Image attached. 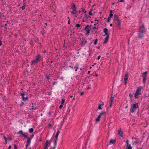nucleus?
I'll return each instance as SVG.
<instances>
[{
    "mask_svg": "<svg viewBox=\"0 0 149 149\" xmlns=\"http://www.w3.org/2000/svg\"><path fill=\"white\" fill-rule=\"evenodd\" d=\"M23 135L24 137L26 138H27L28 136V134L26 133H24Z\"/></svg>",
    "mask_w": 149,
    "mask_h": 149,
    "instance_id": "nucleus-21",
    "label": "nucleus"
},
{
    "mask_svg": "<svg viewBox=\"0 0 149 149\" xmlns=\"http://www.w3.org/2000/svg\"><path fill=\"white\" fill-rule=\"evenodd\" d=\"M70 19H69L68 21V24H70Z\"/></svg>",
    "mask_w": 149,
    "mask_h": 149,
    "instance_id": "nucleus-53",
    "label": "nucleus"
},
{
    "mask_svg": "<svg viewBox=\"0 0 149 149\" xmlns=\"http://www.w3.org/2000/svg\"><path fill=\"white\" fill-rule=\"evenodd\" d=\"M96 63H93V65H92V66L93 67V66H94V65H96Z\"/></svg>",
    "mask_w": 149,
    "mask_h": 149,
    "instance_id": "nucleus-54",
    "label": "nucleus"
},
{
    "mask_svg": "<svg viewBox=\"0 0 149 149\" xmlns=\"http://www.w3.org/2000/svg\"><path fill=\"white\" fill-rule=\"evenodd\" d=\"M97 42V39H96L95 40V41L94 42V44L96 45Z\"/></svg>",
    "mask_w": 149,
    "mask_h": 149,
    "instance_id": "nucleus-38",
    "label": "nucleus"
},
{
    "mask_svg": "<svg viewBox=\"0 0 149 149\" xmlns=\"http://www.w3.org/2000/svg\"><path fill=\"white\" fill-rule=\"evenodd\" d=\"M146 31V30L144 29V30L141 31L140 32L143 34V33H144Z\"/></svg>",
    "mask_w": 149,
    "mask_h": 149,
    "instance_id": "nucleus-35",
    "label": "nucleus"
},
{
    "mask_svg": "<svg viewBox=\"0 0 149 149\" xmlns=\"http://www.w3.org/2000/svg\"><path fill=\"white\" fill-rule=\"evenodd\" d=\"M24 133V132H23L22 131V130H20V131L19 132H18V133L19 134H20V135H23V134Z\"/></svg>",
    "mask_w": 149,
    "mask_h": 149,
    "instance_id": "nucleus-25",
    "label": "nucleus"
},
{
    "mask_svg": "<svg viewBox=\"0 0 149 149\" xmlns=\"http://www.w3.org/2000/svg\"><path fill=\"white\" fill-rule=\"evenodd\" d=\"M63 104H61V105L60 106H59V108L60 109H61L63 107Z\"/></svg>",
    "mask_w": 149,
    "mask_h": 149,
    "instance_id": "nucleus-40",
    "label": "nucleus"
},
{
    "mask_svg": "<svg viewBox=\"0 0 149 149\" xmlns=\"http://www.w3.org/2000/svg\"><path fill=\"white\" fill-rule=\"evenodd\" d=\"M115 140L114 139H111L109 143V145H111L115 142Z\"/></svg>",
    "mask_w": 149,
    "mask_h": 149,
    "instance_id": "nucleus-13",
    "label": "nucleus"
},
{
    "mask_svg": "<svg viewBox=\"0 0 149 149\" xmlns=\"http://www.w3.org/2000/svg\"><path fill=\"white\" fill-rule=\"evenodd\" d=\"M76 64V63H73L72 64H71L70 65V67L72 69H74L76 67L75 65Z\"/></svg>",
    "mask_w": 149,
    "mask_h": 149,
    "instance_id": "nucleus-14",
    "label": "nucleus"
},
{
    "mask_svg": "<svg viewBox=\"0 0 149 149\" xmlns=\"http://www.w3.org/2000/svg\"><path fill=\"white\" fill-rule=\"evenodd\" d=\"M48 114L49 115H50L51 114V112H49L48 113Z\"/></svg>",
    "mask_w": 149,
    "mask_h": 149,
    "instance_id": "nucleus-61",
    "label": "nucleus"
},
{
    "mask_svg": "<svg viewBox=\"0 0 149 149\" xmlns=\"http://www.w3.org/2000/svg\"><path fill=\"white\" fill-rule=\"evenodd\" d=\"M111 18L108 17L107 19V22H109L110 21Z\"/></svg>",
    "mask_w": 149,
    "mask_h": 149,
    "instance_id": "nucleus-41",
    "label": "nucleus"
},
{
    "mask_svg": "<svg viewBox=\"0 0 149 149\" xmlns=\"http://www.w3.org/2000/svg\"><path fill=\"white\" fill-rule=\"evenodd\" d=\"M47 79H49V77L48 76H47Z\"/></svg>",
    "mask_w": 149,
    "mask_h": 149,
    "instance_id": "nucleus-60",
    "label": "nucleus"
},
{
    "mask_svg": "<svg viewBox=\"0 0 149 149\" xmlns=\"http://www.w3.org/2000/svg\"><path fill=\"white\" fill-rule=\"evenodd\" d=\"M3 138H4V139H5L6 143L7 144V141H8V138H6V137L5 136H3Z\"/></svg>",
    "mask_w": 149,
    "mask_h": 149,
    "instance_id": "nucleus-27",
    "label": "nucleus"
},
{
    "mask_svg": "<svg viewBox=\"0 0 149 149\" xmlns=\"http://www.w3.org/2000/svg\"><path fill=\"white\" fill-rule=\"evenodd\" d=\"M113 100V97H112L111 98V103H112Z\"/></svg>",
    "mask_w": 149,
    "mask_h": 149,
    "instance_id": "nucleus-36",
    "label": "nucleus"
},
{
    "mask_svg": "<svg viewBox=\"0 0 149 149\" xmlns=\"http://www.w3.org/2000/svg\"><path fill=\"white\" fill-rule=\"evenodd\" d=\"M147 72H145L142 74V77L143 78H146L147 76Z\"/></svg>",
    "mask_w": 149,
    "mask_h": 149,
    "instance_id": "nucleus-15",
    "label": "nucleus"
},
{
    "mask_svg": "<svg viewBox=\"0 0 149 149\" xmlns=\"http://www.w3.org/2000/svg\"><path fill=\"white\" fill-rule=\"evenodd\" d=\"M100 57L101 56L100 55L98 56L97 58V60H99L100 59Z\"/></svg>",
    "mask_w": 149,
    "mask_h": 149,
    "instance_id": "nucleus-48",
    "label": "nucleus"
},
{
    "mask_svg": "<svg viewBox=\"0 0 149 149\" xmlns=\"http://www.w3.org/2000/svg\"><path fill=\"white\" fill-rule=\"evenodd\" d=\"M93 31H92V32H95V33L97 32V30L96 28V27L94 26L93 28Z\"/></svg>",
    "mask_w": 149,
    "mask_h": 149,
    "instance_id": "nucleus-20",
    "label": "nucleus"
},
{
    "mask_svg": "<svg viewBox=\"0 0 149 149\" xmlns=\"http://www.w3.org/2000/svg\"><path fill=\"white\" fill-rule=\"evenodd\" d=\"M118 26L119 28H120V23L121 21L120 20H119L118 21Z\"/></svg>",
    "mask_w": 149,
    "mask_h": 149,
    "instance_id": "nucleus-23",
    "label": "nucleus"
},
{
    "mask_svg": "<svg viewBox=\"0 0 149 149\" xmlns=\"http://www.w3.org/2000/svg\"><path fill=\"white\" fill-rule=\"evenodd\" d=\"M112 103H111V102L110 105V107H112Z\"/></svg>",
    "mask_w": 149,
    "mask_h": 149,
    "instance_id": "nucleus-56",
    "label": "nucleus"
},
{
    "mask_svg": "<svg viewBox=\"0 0 149 149\" xmlns=\"http://www.w3.org/2000/svg\"><path fill=\"white\" fill-rule=\"evenodd\" d=\"M60 133V132L59 130H58L55 136V139L58 140V137Z\"/></svg>",
    "mask_w": 149,
    "mask_h": 149,
    "instance_id": "nucleus-16",
    "label": "nucleus"
},
{
    "mask_svg": "<svg viewBox=\"0 0 149 149\" xmlns=\"http://www.w3.org/2000/svg\"><path fill=\"white\" fill-rule=\"evenodd\" d=\"M126 146L127 149H132V147L131 144L129 143V141L128 139L126 141Z\"/></svg>",
    "mask_w": 149,
    "mask_h": 149,
    "instance_id": "nucleus-4",
    "label": "nucleus"
},
{
    "mask_svg": "<svg viewBox=\"0 0 149 149\" xmlns=\"http://www.w3.org/2000/svg\"><path fill=\"white\" fill-rule=\"evenodd\" d=\"M129 96L130 97H132V95L130 93L129 94Z\"/></svg>",
    "mask_w": 149,
    "mask_h": 149,
    "instance_id": "nucleus-58",
    "label": "nucleus"
},
{
    "mask_svg": "<svg viewBox=\"0 0 149 149\" xmlns=\"http://www.w3.org/2000/svg\"><path fill=\"white\" fill-rule=\"evenodd\" d=\"M143 88V87L142 86H139L137 88L134 95V97L135 98H137L138 96L141 94V90H142Z\"/></svg>",
    "mask_w": 149,
    "mask_h": 149,
    "instance_id": "nucleus-1",
    "label": "nucleus"
},
{
    "mask_svg": "<svg viewBox=\"0 0 149 149\" xmlns=\"http://www.w3.org/2000/svg\"><path fill=\"white\" fill-rule=\"evenodd\" d=\"M103 31L105 33V35H104V36H105V35L107 36L108 35L109 36V34H108L107 33V32L108 31V30L107 29H104L103 30Z\"/></svg>",
    "mask_w": 149,
    "mask_h": 149,
    "instance_id": "nucleus-11",
    "label": "nucleus"
},
{
    "mask_svg": "<svg viewBox=\"0 0 149 149\" xmlns=\"http://www.w3.org/2000/svg\"><path fill=\"white\" fill-rule=\"evenodd\" d=\"M112 10H110V14H112Z\"/></svg>",
    "mask_w": 149,
    "mask_h": 149,
    "instance_id": "nucleus-55",
    "label": "nucleus"
},
{
    "mask_svg": "<svg viewBox=\"0 0 149 149\" xmlns=\"http://www.w3.org/2000/svg\"><path fill=\"white\" fill-rule=\"evenodd\" d=\"M90 30H88L87 31H86V35H89V33H90Z\"/></svg>",
    "mask_w": 149,
    "mask_h": 149,
    "instance_id": "nucleus-31",
    "label": "nucleus"
},
{
    "mask_svg": "<svg viewBox=\"0 0 149 149\" xmlns=\"http://www.w3.org/2000/svg\"><path fill=\"white\" fill-rule=\"evenodd\" d=\"M89 14L90 15H92L93 14H92V12H91V11L89 12Z\"/></svg>",
    "mask_w": 149,
    "mask_h": 149,
    "instance_id": "nucleus-49",
    "label": "nucleus"
},
{
    "mask_svg": "<svg viewBox=\"0 0 149 149\" xmlns=\"http://www.w3.org/2000/svg\"><path fill=\"white\" fill-rule=\"evenodd\" d=\"M118 134L121 137H123L122 135L123 134V132L122 131L121 129H119L118 130Z\"/></svg>",
    "mask_w": 149,
    "mask_h": 149,
    "instance_id": "nucleus-12",
    "label": "nucleus"
},
{
    "mask_svg": "<svg viewBox=\"0 0 149 149\" xmlns=\"http://www.w3.org/2000/svg\"><path fill=\"white\" fill-rule=\"evenodd\" d=\"M114 19H115L116 18H118V16L117 15H114Z\"/></svg>",
    "mask_w": 149,
    "mask_h": 149,
    "instance_id": "nucleus-46",
    "label": "nucleus"
},
{
    "mask_svg": "<svg viewBox=\"0 0 149 149\" xmlns=\"http://www.w3.org/2000/svg\"><path fill=\"white\" fill-rule=\"evenodd\" d=\"M86 42V41H82L81 43V46H84Z\"/></svg>",
    "mask_w": 149,
    "mask_h": 149,
    "instance_id": "nucleus-24",
    "label": "nucleus"
},
{
    "mask_svg": "<svg viewBox=\"0 0 149 149\" xmlns=\"http://www.w3.org/2000/svg\"><path fill=\"white\" fill-rule=\"evenodd\" d=\"M57 140H56V139H55V141H54V145L55 146H56V144H57Z\"/></svg>",
    "mask_w": 149,
    "mask_h": 149,
    "instance_id": "nucleus-37",
    "label": "nucleus"
},
{
    "mask_svg": "<svg viewBox=\"0 0 149 149\" xmlns=\"http://www.w3.org/2000/svg\"><path fill=\"white\" fill-rule=\"evenodd\" d=\"M128 78V72H126L125 73V77H124V84L126 85L127 84V80Z\"/></svg>",
    "mask_w": 149,
    "mask_h": 149,
    "instance_id": "nucleus-5",
    "label": "nucleus"
},
{
    "mask_svg": "<svg viewBox=\"0 0 149 149\" xmlns=\"http://www.w3.org/2000/svg\"><path fill=\"white\" fill-rule=\"evenodd\" d=\"M138 143V142L137 141H135L133 143V145H136V144Z\"/></svg>",
    "mask_w": 149,
    "mask_h": 149,
    "instance_id": "nucleus-32",
    "label": "nucleus"
},
{
    "mask_svg": "<svg viewBox=\"0 0 149 149\" xmlns=\"http://www.w3.org/2000/svg\"><path fill=\"white\" fill-rule=\"evenodd\" d=\"M21 95L22 96V99L23 101H26L28 99V97H24V93H22L21 94Z\"/></svg>",
    "mask_w": 149,
    "mask_h": 149,
    "instance_id": "nucleus-6",
    "label": "nucleus"
},
{
    "mask_svg": "<svg viewBox=\"0 0 149 149\" xmlns=\"http://www.w3.org/2000/svg\"><path fill=\"white\" fill-rule=\"evenodd\" d=\"M92 25H91L90 26H89L88 25H87L86 26L84 30L86 31H87L88 30H90L92 28Z\"/></svg>",
    "mask_w": 149,
    "mask_h": 149,
    "instance_id": "nucleus-8",
    "label": "nucleus"
},
{
    "mask_svg": "<svg viewBox=\"0 0 149 149\" xmlns=\"http://www.w3.org/2000/svg\"><path fill=\"white\" fill-rule=\"evenodd\" d=\"M30 144H27L26 145V149H27L30 146Z\"/></svg>",
    "mask_w": 149,
    "mask_h": 149,
    "instance_id": "nucleus-28",
    "label": "nucleus"
},
{
    "mask_svg": "<svg viewBox=\"0 0 149 149\" xmlns=\"http://www.w3.org/2000/svg\"><path fill=\"white\" fill-rule=\"evenodd\" d=\"M113 16V14H110L109 16V17L111 18V17Z\"/></svg>",
    "mask_w": 149,
    "mask_h": 149,
    "instance_id": "nucleus-45",
    "label": "nucleus"
},
{
    "mask_svg": "<svg viewBox=\"0 0 149 149\" xmlns=\"http://www.w3.org/2000/svg\"><path fill=\"white\" fill-rule=\"evenodd\" d=\"M143 78V83H144V84H145V83H146V78Z\"/></svg>",
    "mask_w": 149,
    "mask_h": 149,
    "instance_id": "nucleus-34",
    "label": "nucleus"
},
{
    "mask_svg": "<svg viewBox=\"0 0 149 149\" xmlns=\"http://www.w3.org/2000/svg\"><path fill=\"white\" fill-rule=\"evenodd\" d=\"M11 140V139L10 138H9L8 139V140Z\"/></svg>",
    "mask_w": 149,
    "mask_h": 149,
    "instance_id": "nucleus-64",
    "label": "nucleus"
},
{
    "mask_svg": "<svg viewBox=\"0 0 149 149\" xmlns=\"http://www.w3.org/2000/svg\"><path fill=\"white\" fill-rule=\"evenodd\" d=\"M34 134H32V135L29 138V139H32L33 137V136H34Z\"/></svg>",
    "mask_w": 149,
    "mask_h": 149,
    "instance_id": "nucleus-42",
    "label": "nucleus"
},
{
    "mask_svg": "<svg viewBox=\"0 0 149 149\" xmlns=\"http://www.w3.org/2000/svg\"><path fill=\"white\" fill-rule=\"evenodd\" d=\"M76 26L77 27H79L80 26V25L79 24H76Z\"/></svg>",
    "mask_w": 149,
    "mask_h": 149,
    "instance_id": "nucleus-44",
    "label": "nucleus"
},
{
    "mask_svg": "<svg viewBox=\"0 0 149 149\" xmlns=\"http://www.w3.org/2000/svg\"><path fill=\"white\" fill-rule=\"evenodd\" d=\"M95 76L96 77H97L98 76V75L97 74H95L93 76Z\"/></svg>",
    "mask_w": 149,
    "mask_h": 149,
    "instance_id": "nucleus-57",
    "label": "nucleus"
},
{
    "mask_svg": "<svg viewBox=\"0 0 149 149\" xmlns=\"http://www.w3.org/2000/svg\"><path fill=\"white\" fill-rule=\"evenodd\" d=\"M40 57V54L38 55L36 57V58L34 60L31 61V65H34L36 63H38L39 61V60Z\"/></svg>",
    "mask_w": 149,
    "mask_h": 149,
    "instance_id": "nucleus-2",
    "label": "nucleus"
},
{
    "mask_svg": "<svg viewBox=\"0 0 149 149\" xmlns=\"http://www.w3.org/2000/svg\"><path fill=\"white\" fill-rule=\"evenodd\" d=\"M75 71H76V72H77V70L78 69V67H79V64H78L77 63H76V64L75 65Z\"/></svg>",
    "mask_w": 149,
    "mask_h": 149,
    "instance_id": "nucleus-19",
    "label": "nucleus"
},
{
    "mask_svg": "<svg viewBox=\"0 0 149 149\" xmlns=\"http://www.w3.org/2000/svg\"><path fill=\"white\" fill-rule=\"evenodd\" d=\"M11 148V146H10L8 148V149H10Z\"/></svg>",
    "mask_w": 149,
    "mask_h": 149,
    "instance_id": "nucleus-63",
    "label": "nucleus"
},
{
    "mask_svg": "<svg viewBox=\"0 0 149 149\" xmlns=\"http://www.w3.org/2000/svg\"><path fill=\"white\" fill-rule=\"evenodd\" d=\"M25 6H26L25 5H24L22 7V10H24V9H25Z\"/></svg>",
    "mask_w": 149,
    "mask_h": 149,
    "instance_id": "nucleus-39",
    "label": "nucleus"
},
{
    "mask_svg": "<svg viewBox=\"0 0 149 149\" xmlns=\"http://www.w3.org/2000/svg\"><path fill=\"white\" fill-rule=\"evenodd\" d=\"M33 129L32 128H31L29 130V132L31 133H32V132H33Z\"/></svg>",
    "mask_w": 149,
    "mask_h": 149,
    "instance_id": "nucleus-29",
    "label": "nucleus"
},
{
    "mask_svg": "<svg viewBox=\"0 0 149 149\" xmlns=\"http://www.w3.org/2000/svg\"><path fill=\"white\" fill-rule=\"evenodd\" d=\"M105 112L101 113H100V115L98 116V117L97 118H96V119H95V122H98L100 120L101 116L104 114H105Z\"/></svg>",
    "mask_w": 149,
    "mask_h": 149,
    "instance_id": "nucleus-7",
    "label": "nucleus"
},
{
    "mask_svg": "<svg viewBox=\"0 0 149 149\" xmlns=\"http://www.w3.org/2000/svg\"><path fill=\"white\" fill-rule=\"evenodd\" d=\"M144 25H143V24H142V25L141 26V28H144Z\"/></svg>",
    "mask_w": 149,
    "mask_h": 149,
    "instance_id": "nucleus-51",
    "label": "nucleus"
},
{
    "mask_svg": "<svg viewBox=\"0 0 149 149\" xmlns=\"http://www.w3.org/2000/svg\"><path fill=\"white\" fill-rule=\"evenodd\" d=\"M24 104V103L23 102H22L20 104V106H22Z\"/></svg>",
    "mask_w": 149,
    "mask_h": 149,
    "instance_id": "nucleus-43",
    "label": "nucleus"
},
{
    "mask_svg": "<svg viewBox=\"0 0 149 149\" xmlns=\"http://www.w3.org/2000/svg\"><path fill=\"white\" fill-rule=\"evenodd\" d=\"M104 104L103 102H102L101 103L99 104L98 106V109L99 110H101L102 109V107Z\"/></svg>",
    "mask_w": 149,
    "mask_h": 149,
    "instance_id": "nucleus-10",
    "label": "nucleus"
},
{
    "mask_svg": "<svg viewBox=\"0 0 149 149\" xmlns=\"http://www.w3.org/2000/svg\"><path fill=\"white\" fill-rule=\"evenodd\" d=\"M84 94V93L82 92H81V95H83Z\"/></svg>",
    "mask_w": 149,
    "mask_h": 149,
    "instance_id": "nucleus-59",
    "label": "nucleus"
},
{
    "mask_svg": "<svg viewBox=\"0 0 149 149\" xmlns=\"http://www.w3.org/2000/svg\"><path fill=\"white\" fill-rule=\"evenodd\" d=\"M143 36V34L140 32L139 34L138 37L139 38H141Z\"/></svg>",
    "mask_w": 149,
    "mask_h": 149,
    "instance_id": "nucleus-18",
    "label": "nucleus"
},
{
    "mask_svg": "<svg viewBox=\"0 0 149 149\" xmlns=\"http://www.w3.org/2000/svg\"><path fill=\"white\" fill-rule=\"evenodd\" d=\"M1 16L3 17H4V19L5 18V16L3 14V13H1Z\"/></svg>",
    "mask_w": 149,
    "mask_h": 149,
    "instance_id": "nucleus-47",
    "label": "nucleus"
},
{
    "mask_svg": "<svg viewBox=\"0 0 149 149\" xmlns=\"http://www.w3.org/2000/svg\"><path fill=\"white\" fill-rule=\"evenodd\" d=\"M65 101V99H62L61 102V104H63L64 103Z\"/></svg>",
    "mask_w": 149,
    "mask_h": 149,
    "instance_id": "nucleus-33",
    "label": "nucleus"
},
{
    "mask_svg": "<svg viewBox=\"0 0 149 149\" xmlns=\"http://www.w3.org/2000/svg\"><path fill=\"white\" fill-rule=\"evenodd\" d=\"M115 19V20H116V21H118L119 20H120L119 19H118V18H116V19Z\"/></svg>",
    "mask_w": 149,
    "mask_h": 149,
    "instance_id": "nucleus-50",
    "label": "nucleus"
},
{
    "mask_svg": "<svg viewBox=\"0 0 149 149\" xmlns=\"http://www.w3.org/2000/svg\"><path fill=\"white\" fill-rule=\"evenodd\" d=\"M71 6V8L74 11L75 9H76L75 5L74 3H72Z\"/></svg>",
    "mask_w": 149,
    "mask_h": 149,
    "instance_id": "nucleus-9",
    "label": "nucleus"
},
{
    "mask_svg": "<svg viewBox=\"0 0 149 149\" xmlns=\"http://www.w3.org/2000/svg\"><path fill=\"white\" fill-rule=\"evenodd\" d=\"M139 104L138 103H135L132 104L131 107V112H134L135 111V109H138L139 107Z\"/></svg>",
    "mask_w": 149,
    "mask_h": 149,
    "instance_id": "nucleus-3",
    "label": "nucleus"
},
{
    "mask_svg": "<svg viewBox=\"0 0 149 149\" xmlns=\"http://www.w3.org/2000/svg\"><path fill=\"white\" fill-rule=\"evenodd\" d=\"M77 13V12L76 11V9H75V10L74 11L73 10L71 12L72 14H76Z\"/></svg>",
    "mask_w": 149,
    "mask_h": 149,
    "instance_id": "nucleus-26",
    "label": "nucleus"
},
{
    "mask_svg": "<svg viewBox=\"0 0 149 149\" xmlns=\"http://www.w3.org/2000/svg\"><path fill=\"white\" fill-rule=\"evenodd\" d=\"M109 35H108L107 36V37L105 38V40L104 41V43H106L108 41V40L109 39Z\"/></svg>",
    "mask_w": 149,
    "mask_h": 149,
    "instance_id": "nucleus-17",
    "label": "nucleus"
},
{
    "mask_svg": "<svg viewBox=\"0 0 149 149\" xmlns=\"http://www.w3.org/2000/svg\"><path fill=\"white\" fill-rule=\"evenodd\" d=\"M31 139L28 138L27 141V143L30 144Z\"/></svg>",
    "mask_w": 149,
    "mask_h": 149,
    "instance_id": "nucleus-22",
    "label": "nucleus"
},
{
    "mask_svg": "<svg viewBox=\"0 0 149 149\" xmlns=\"http://www.w3.org/2000/svg\"><path fill=\"white\" fill-rule=\"evenodd\" d=\"M23 2L24 3V4H25V2H26V0H23Z\"/></svg>",
    "mask_w": 149,
    "mask_h": 149,
    "instance_id": "nucleus-62",
    "label": "nucleus"
},
{
    "mask_svg": "<svg viewBox=\"0 0 149 149\" xmlns=\"http://www.w3.org/2000/svg\"><path fill=\"white\" fill-rule=\"evenodd\" d=\"M49 144V141L48 140H47L46 141V143H45V146H48Z\"/></svg>",
    "mask_w": 149,
    "mask_h": 149,
    "instance_id": "nucleus-30",
    "label": "nucleus"
},
{
    "mask_svg": "<svg viewBox=\"0 0 149 149\" xmlns=\"http://www.w3.org/2000/svg\"><path fill=\"white\" fill-rule=\"evenodd\" d=\"M48 146H45V149H48Z\"/></svg>",
    "mask_w": 149,
    "mask_h": 149,
    "instance_id": "nucleus-52",
    "label": "nucleus"
}]
</instances>
